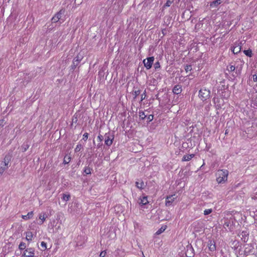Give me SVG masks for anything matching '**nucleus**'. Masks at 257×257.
Returning a JSON list of instances; mask_svg holds the SVG:
<instances>
[{"instance_id": "obj_1", "label": "nucleus", "mask_w": 257, "mask_h": 257, "mask_svg": "<svg viewBox=\"0 0 257 257\" xmlns=\"http://www.w3.org/2000/svg\"><path fill=\"white\" fill-rule=\"evenodd\" d=\"M228 175V171L227 170H219L217 171L216 176V181L219 184L225 183Z\"/></svg>"}, {"instance_id": "obj_2", "label": "nucleus", "mask_w": 257, "mask_h": 257, "mask_svg": "<svg viewBox=\"0 0 257 257\" xmlns=\"http://www.w3.org/2000/svg\"><path fill=\"white\" fill-rule=\"evenodd\" d=\"M12 157L10 155H7L4 161L0 164V175H2L4 172L7 170L9 167V163L11 160Z\"/></svg>"}, {"instance_id": "obj_3", "label": "nucleus", "mask_w": 257, "mask_h": 257, "mask_svg": "<svg viewBox=\"0 0 257 257\" xmlns=\"http://www.w3.org/2000/svg\"><path fill=\"white\" fill-rule=\"evenodd\" d=\"M210 96V91L205 88H202L199 91V97L202 100L205 101Z\"/></svg>"}, {"instance_id": "obj_4", "label": "nucleus", "mask_w": 257, "mask_h": 257, "mask_svg": "<svg viewBox=\"0 0 257 257\" xmlns=\"http://www.w3.org/2000/svg\"><path fill=\"white\" fill-rule=\"evenodd\" d=\"M65 11L64 9H61L57 12L51 19L52 23H56L62 19V16L64 15Z\"/></svg>"}, {"instance_id": "obj_5", "label": "nucleus", "mask_w": 257, "mask_h": 257, "mask_svg": "<svg viewBox=\"0 0 257 257\" xmlns=\"http://www.w3.org/2000/svg\"><path fill=\"white\" fill-rule=\"evenodd\" d=\"M104 143L107 146H110L113 142L114 139L113 135H111L110 133H106L104 135Z\"/></svg>"}, {"instance_id": "obj_6", "label": "nucleus", "mask_w": 257, "mask_h": 257, "mask_svg": "<svg viewBox=\"0 0 257 257\" xmlns=\"http://www.w3.org/2000/svg\"><path fill=\"white\" fill-rule=\"evenodd\" d=\"M154 60V57H150L143 60V63L147 69L151 68Z\"/></svg>"}, {"instance_id": "obj_7", "label": "nucleus", "mask_w": 257, "mask_h": 257, "mask_svg": "<svg viewBox=\"0 0 257 257\" xmlns=\"http://www.w3.org/2000/svg\"><path fill=\"white\" fill-rule=\"evenodd\" d=\"M34 255L35 249L32 247L27 248L22 254V256L24 257H34Z\"/></svg>"}, {"instance_id": "obj_8", "label": "nucleus", "mask_w": 257, "mask_h": 257, "mask_svg": "<svg viewBox=\"0 0 257 257\" xmlns=\"http://www.w3.org/2000/svg\"><path fill=\"white\" fill-rule=\"evenodd\" d=\"M175 195H171L169 196H167L166 198V205L167 206H169L172 205V203L175 201V198L174 196Z\"/></svg>"}, {"instance_id": "obj_9", "label": "nucleus", "mask_w": 257, "mask_h": 257, "mask_svg": "<svg viewBox=\"0 0 257 257\" xmlns=\"http://www.w3.org/2000/svg\"><path fill=\"white\" fill-rule=\"evenodd\" d=\"M186 254L188 257H191L192 256H194V249L192 246L191 244H188L186 246Z\"/></svg>"}, {"instance_id": "obj_10", "label": "nucleus", "mask_w": 257, "mask_h": 257, "mask_svg": "<svg viewBox=\"0 0 257 257\" xmlns=\"http://www.w3.org/2000/svg\"><path fill=\"white\" fill-rule=\"evenodd\" d=\"M173 92L176 94H180L182 91V86L180 84L175 85L173 88Z\"/></svg>"}, {"instance_id": "obj_11", "label": "nucleus", "mask_w": 257, "mask_h": 257, "mask_svg": "<svg viewBox=\"0 0 257 257\" xmlns=\"http://www.w3.org/2000/svg\"><path fill=\"white\" fill-rule=\"evenodd\" d=\"M208 246L209 250L211 251H214L216 250L215 242L214 240H210L208 242Z\"/></svg>"}, {"instance_id": "obj_12", "label": "nucleus", "mask_w": 257, "mask_h": 257, "mask_svg": "<svg viewBox=\"0 0 257 257\" xmlns=\"http://www.w3.org/2000/svg\"><path fill=\"white\" fill-rule=\"evenodd\" d=\"M140 201L139 202V204H142V205H146L149 203L147 196H143L142 197H140Z\"/></svg>"}, {"instance_id": "obj_13", "label": "nucleus", "mask_w": 257, "mask_h": 257, "mask_svg": "<svg viewBox=\"0 0 257 257\" xmlns=\"http://www.w3.org/2000/svg\"><path fill=\"white\" fill-rule=\"evenodd\" d=\"M82 59L83 56L78 54L73 59V62H74L75 63H77V65H78Z\"/></svg>"}, {"instance_id": "obj_14", "label": "nucleus", "mask_w": 257, "mask_h": 257, "mask_svg": "<svg viewBox=\"0 0 257 257\" xmlns=\"http://www.w3.org/2000/svg\"><path fill=\"white\" fill-rule=\"evenodd\" d=\"M136 186L140 189H143L145 185L144 182L142 180H140L136 182Z\"/></svg>"}, {"instance_id": "obj_15", "label": "nucleus", "mask_w": 257, "mask_h": 257, "mask_svg": "<svg viewBox=\"0 0 257 257\" xmlns=\"http://www.w3.org/2000/svg\"><path fill=\"white\" fill-rule=\"evenodd\" d=\"M221 3V0H215L211 3L210 6L212 8H216L218 5Z\"/></svg>"}, {"instance_id": "obj_16", "label": "nucleus", "mask_w": 257, "mask_h": 257, "mask_svg": "<svg viewBox=\"0 0 257 257\" xmlns=\"http://www.w3.org/2000/svg\"><path fill=\"white\" fill-rule=\"evenodd\" d=\"M241 51V46L238 44L237 46L233 47L232 51L234 54H237Z\"/></svg>"}, {"instance_id": "obj_17", "label": "nucleus", "mask_w": 257, "mask_h": 257, "mask_svg": "<svg viewBox=\"0 0 257 257\" xmlns=\"http://www.w3.org/2000/svg\"><path fill=\"white\" fill-rule=\"evenodd\" d=\"M34 213L33 211L29 212L27 213V215H22V218L25 220H28L32 218L33 216Z\"/></svg>"}, {"instance_id": "obj_18", "label": "nucleus", "mask_w": 257, "mask_h": 257, "mask_svg": "<svg viewBox=\"0 0 257 257\" xmlns=\"http://www.w3.org/2000/svg\"><path fill=\"white\" fill-rule=\"evenodd\" d=\"M194 156V154H191L189 155H185L183 157L182 161H188L191 160L192 158H193Z\"/></svg>"}, {"instance_id": "obj_19", "label": "nucleus", "mask_w": 257, "mask_h": 257, "mask_svg": "<svg viewBox=\"0 0 257 257\" xmlns=\"http://www.w3.org/2000/svg\"><path fill=\"white\" fill-rule=\"evenodd\" d=\"M92 171V168L91 167L86 166L83 170V173L86 175L91 174Z\"/></svg>"}, {"instance_id": "obj_20", "label": "nucleus", "mask_w": 257, "mask_h": 257, "mask_svg": "<svg viewBox=\"0 0 257 257\" xmlns=\"http://www.w3.org/2000/svg\"><path fill=\"white\" fill-rule=\"evenodd\" d=\"M62 195V197L61 198L63 201L67 202L69 200L70 198V195L69 193H63Z\"/></svg>"}, {"instance_id": "obj_21", "label": "nucleus", "mask_w": 257, "mask_h": 257, "mask_svg": "<svg viewBox=\"0 0 257 257\" xmlns=\"http://www.w3.org/2000/svg\"><path fill=\"white\" fill-rule=\"evenodd\" d=\"M33 236V234L31 231H28L26 232V238L28 241H31L32 240Z\"/></svg>"}, {"instance_id": "obj_22", "label": "nucleus", "mask_w": 257, "mask_h": 257, "mask_svg": "<svg viewBox=\"0 0 257 257\" xmlns=\"http://www.w3.org/2000/svg\"><path fill=\"white\" fill-rule=\"evenodd\" d=\"M241 235L242 236L241 239L244 242H246L248 240V234L245 231H242L241 233Z\"/></svg>"}, {"instance_id": "obj_23", "label": "nucleus", "mask_w": 257, "mask_h": 257, "mask_svg": "<svg viewBox=\"0 0 257 257\" xmlns=\"http://www.w3.org/2000/svg\"><path fill=\"white\" fill-rule=\"evenodd\" d=\"M29 145L28 142H25L22 146V150L23 152H26L29 148Z\"/></svg>"}, {"instance_id": "obj_24", "label": "nucleus", "mask_w": 257, "mask_h": 257, "mask_svg": "<svg viewBox=\"0 0 257 257\" xmlns=\"http://www.w3.org/2000/svg\"><path fill=\"white\" fill-rule=\"evenodd\" d=\"M166 229V226H162L159 229H158L156 232V234L159 235L163 232Z\"/></svg>"}, {"instance_id": "obj_25", "label": "nucleus", "mask_w": 257, "mask_h": 257, "mask_svg": "<svg viewBox=\"0 0 257 257\" xmlns=\"http://www.w3.org/2000/svg\"><path fill=\"white\" fill-rule=\"evenodd\" d=\"M71 158L70 156H65L64 158L63 163L64 164H68L71 161Z\"/></svg>"}, {"instance_id": "obj_26", "label": "nucleus", "mask_w": 257, "mask_h": 257, "mask_svg": "<svg viewBox=\"0 0 257 257\" xmlns=\"http://www.w3.org/2000/svg\"><path fill=\"white\" fill-rule=\"evenodd\" d=\"M46 217V215L45 213H43V214H40L39 218L41 220V222H40V224H43L44 221L45 220Z\"/></svg>"}, {"instance_id": "obj_27", "label": "nucleus", "mask_w": 257, "mask_h": 257, "mask_svg": "<svg viewBox=\"0 0 257 257\" xmlns=\"http://www.w3.org/2000/svg\"><path fill=\"white\" fill-rule=\"evenodd\" d=\"M139 117L141 120H145L146 117H147V115H145V112L144 111H140Z\"/></svg>"}, {"instance_id": "obj_28", "label": "nucleus", "mask_w": 257, "mask_h": 257, "mask_svg": "<svg viewBox=\"0 0 257 257\" xmlns=\"http://www.w3.org/2000/svg\"><path fill=\"white\" fill-rule=\"evenodd\" d=\"M141 91L140 90H137L134 91L132 93L133 95H134V100H136L137 96L140 94Z\"/></svg>"}, {"instance_id": "obj_29", "label": "nucleus", "mask_w": 257, "mask_h": 257, "mask_svg": "<svg viewBox=\"0 0 257 257\" xmlns=\"http://www.w3.org/2000/svg\"><path fill=\"white\" fill-rule=\"evenodd\" d=\"M243 53L248 57H251L252 55V51L250 49L244 50Z\"/></svg>"}, {"instance_id": "obj_30", "label": "nucleus", "mask_w": 257, "mask_h": 257, "mask_svg": "<svg viewBox=\"0 0 257 257\" xmlns=\"http://www.w3.org/2000/svg\"><path fill=\"white\" fill-rule=\"evenodd\" d=\"M153 118L154 115L152 114H150L149 115H147V117H146L145 120H146L147 123H149L152 120H153Z\"/></svg>"}, {"instance_id": "obj_31", "label": "nucleus", "mask_w": 257, "mask_h": 257, "mask_svg": "<svg viewBox=\"0 0 257 257\" xmlns=\"http://www.w3.org/2000/svg\"><path fill=\"white\" fill-rule=\"evenodd\" d=\"M235 69V67L234 65H229L227 67V70L229 72H233L234 71Z\"/></svg>"}, {"instance_id": "obj_32", "label": "nucleus", "mask_w": 257, "mask_h": 257, "mask_svg": "<svg viewBox=\"0 0 257 257\" xmlns=\"http://www.w3.org/2000/svg\"><path fill=\"white\" fill-rule=\"evenodd\" d=\"M26 243L24 242H21L19 245V248L21 250L25 249L26 248Z\"/></svg>"}, {"instance_id": "obj_33", "label": "nucleus", "mask_w": 257, "mask_h": 257, "mask_svg": "<svg viewBox=\"0 0 257 257\" xmlns=\"http://www.w3.org/2000/svg\"><path fill=\"white\" fill-rule=\"evenodd\" d=\"M82 148V146L81 144H79L76 146V147L75 148L74 151L75 152H79L81 149Z\"/></svg>"}, {"instance_id": "obj_34", "label": "nucleus", "mask_w": 257, "mask_h": 257, "mask_svg": "<svg viewBox=\"0 0 257 257\" xmlns=\"http://www.w3.org/2000/svg\"><path fill=\"white\" fill-rule=\"evenodd\" d=\"M174 0H167L166 3L164 6V7H169L173 2Z\"/></svg>"}, {"instance_id": "obj_35", "label": "nucleus", "mask_w": 257, "mask_h": 257, "mask_svg": "<svg viewBox=\"0 0 257 257\" xmlns=\"http://www.w3.org/2000/svg\"><path fill=\"white\" fill-rule=\"evenodd\" d=\"M184 69L186 72H188L192 70V66L191 65H186L185 66Z\"/></svg>"}, {"instance_id": "obj_36", "label": "nucleus", "mask_w": 257, "mask_h": 257, "mask_svg": "<svg viewBox=\"0 0 257 257\" xmlns=\"http://www.w3.org/2000/svg\"><path fill=\"white\" fill-rule=\"evenodd\" d=\"M6 122V120L4 118L0 119V128L4 126Z\"/></svg>"}, {"instance_id": "obj_37", "label": "nucleus", "mask_w": 257, "mask_h": 257, "mask_svg": "<svg viewBox=\"0 0 257 257\" xmlns=\"http://www.w3.org/2000/svg\"><path fill=\"white\" fill-rule=\"evenodd\" d=\"M212 210L211 209H205L204 211V214L205 215H208L210 213H211L212 212Z\"/></svg>"}, {"instance_id": "obj_38", "label": "nucleus", "mask_w": 257, "mask_h": 257, "mask_svg": "<svg viewBox=\"0 0 257 257\" xmlns=\"http://www.w3.org/2000/svg\"><path fill=\"white\" fill-rule=\"evenodd\" d=\"M41 246L43 248V250H44L47 248V244L44 241L41 242Z\"/></svg>"}, {"instance_id": "obj_39", "label": "nucleus", "mask_w": 257, "mask_h": 257, "mask_svg": "<svg viewBox=\"0 0 257 257\" xmlns=\"http://www.w3.org/2000/svg\"><path fill=\"white\" fill-rule=\"evenodd\" d=\"M78 65L77 63H75L74 62H73L71 66V69L72 70H74V69L76 68Z\"/></svg>"}, {"instance_id": "obj_40", "label": "nucleus", "mask_w": 257, "mask_h": 257, "mask_svg": "<svg viewBox=\"0 0 257 257\" xmlns=\"http://www.w3.org/2000/svg\"><path fill=\"white\" fill-rule=\"evenodd\" d=\"M88 134L87 133H84V135H83V139L84 141H86L88 139Z\"/></svg>"}, {"instance_id": "obj_41", "label": "nucleus", "mask_w": 257, "mask_h": 257, "mask_svg": "<svg viewBox=\"0 0 257 257\" xmlns=\"http://www.w3.org/2000/svg\"><path fill=\"white\" fill-rule=\"evenodd\" d=\"M154 67L155 69H157L160 67V63L158 61L155 63Z\"/></svg>"}, {"instance_id": "obj_42", "label": "nucleus", "mask_w": 257, "mask_h": 257, "mask_svg": "<svg viewBox=\"0 0 257 257\" xmlns=\"http://www.w3.org/2000/svg\"><path fill=\"white\" fill-rule=\"evenodd\" d=\"M146 90H145V91L144 92V93L141 95V101H143L144 99H145L146 98Z\"/></svg>"}, {"instance_id": "obj_43", "label": "nucleus", "mask_w": 257, "mask_h": 257, "mask_svg": "<svg viewBox=\"0 0 257 257\" xmlns=\"http://www.w3.org/2000/svg\"><path fill=\"white\" fill-rule=\"evenodd\" d=\"M104 138V136H102V135H100V134H99V135L98 136V137H97L98 139L100 142L102 141V140H103Z\"/></svg>"}, {"instance_id": "obj_44", "label": "nucleus", "mask_w": 257, "mask_h": 257, "mask_svg": "<svg viewBox=\"0 0 257 257\" xmlns=\"http://www.w3.org/2000/svg\"><path fill=\"white\" fill-rule=\"evenodd\" d=\"M252 78L254 82H257V75L256 74L252 75Z\"/></svg>"}, {"instance_id": "obj_45", "label": "nucleus", "mask_w": 257, "mask_h": 257, "mask_svg": "<svg viewBox=\"0 0 257 257\" xmlns=\"http://www.w3.org/2000/svg\"><path fill=\"white\" fill-rule=\"evenodd\" d=\"M106 255V251H101L100 253V257H104Z\"/></svg>"}, {"instance_id": "obj_46", "label": "nucleus", "mask_w": 257, "mask_h": 257, "mask_svg": "<svg viewBox=\"0 0 257 257\" xmlns=\"http://www.w3.org/2000/svg\"><path fill=\"white\" fill-rule=\"evenodd\" d=\"M82 2H83L82 1H80V0H75V2L77 3L78 5L81 4Z\"/></svg>"}, {"instance_id": "obj_47", "label": "nucleus", "mask_w": 257, "mask_h": 257, "mask_svg": "<svg viewBox=\"0 0 257 257\" xmlns=\"http://www.w3.org/2000/svg\"><path fill=\"white\" fill-rule=\"evenodd\" d=\"M102 144H98L97 145V148H99L102 146Z\"/></svg>"}, {"instance_id": "obj_48", "label": "nucleus", "mask_w": 257, "mask_h": 257, "mask_svg": "<svg viewBox=\"0 0 257 257\" xmlns=\"http://www.w3.org/2000/svg\"><path fill=\"white\" fill-rule=\"evenodd\" d=\"M252 199H255V197H252Z\"/></svg>"}, {"instance_id": "obj_49", "label": "nucleus", "mask_w": 257, "mask_h": 257, "mask_svg": "<svg viewBox=\"0 0 257 257\" xmlns=\"http://www.w3.org/2000/svg\"><path fill=\"white\" fill-rule=\"evenodd\" d=\"M235 73H236V74H238V73H237V71L235 72Z\"/></svg>"}, {"instance_id": "obj_50", "label": "nucleus", "mask_w": 257, "mask_h": 257, "mask_svg": "<svg viewBox=\"0 0 257 257\" xmlns=\"http://www.w3.org/2000/svg\"><path fill=\"white\" fill-rule=\"evenodd\" d=\"M143 257H145V255H144V254H143Z\"/></svg>"}]
</instances>
